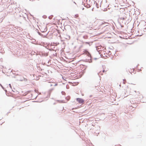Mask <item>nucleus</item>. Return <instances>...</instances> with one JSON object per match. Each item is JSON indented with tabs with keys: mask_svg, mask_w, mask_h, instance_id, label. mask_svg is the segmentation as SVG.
<instances>
[{
	"mask_svg": "<svg viewBox=\"0 0 146 146\" xmlns=\"http://www.w3.org/2000/svg\"><path fill=\"white\" fill-rule=\"evenodd\" d=\"M126 80L125 79H124L123 80V84H125V83L126 82Z\"/></svg>",
	"mask_w": 146,
	"mask_h": 146,
	"instance_id": "nucleus-14",
	"label": "nucleus"
},
{
	"mask_svg": "<svg viewBox=\"0 0 146 146\" xmlns=\"http://www.w3.org/2000/svg\"><path fill=\"white\" fill-rule=\"evenodd\" d=\"M70 97H68V98H67V97L66 98V99L67 100H69Z\"/></svg>",
	"mask_w": 146,
	"mask_h": 146,
	"instance_id": "nucleus-20",
	"label": "nucleus"
},
{
	"mask_svg": "<svg viewBox=\"0 0 146 146\" xmlns=\"http://www.w3.org/2000/svg\"><path fill=\"white\" fill-rule=\"evenodd\" d=\"M4 122H3V123H2L1 124V125H2V124H3V123Z\"/></svg>",
	"mask_w": 146,
	"mask_h": 146,
	"instance_id": "nucleus-46",
	"label": "nucleus"
},
{
	"mask_svg": "<svg viewBox=\"0 0 146 146\" xmlns=\"http://www.w3.org/2000/svg\"><path fill=\"white\" fill-rule=\"evenodd\" d=\"M53 86L52 84H50V86Z\"/></svg>",
	"mask_w": 146,
	"mask_h": 146,
	"instance_id": "nucleus-39",
	"label": "nucleus"
},
{
	"mask_svg": "<svg viewBox=\"0 0 146 146\" xmlns=\"http://www.w3.org/2000/svg\"><path fill=\"white\" fill-rule=\"evenodd\" d=\"M37 96H36V97L35 98H36L37 97Z\"/></svg>",
	"mask_w": 146,
	"mask_h": 146,
	"instance_id": "nucleus-49",
	"label": "nucleus"
},
{
	"mask_svg": "<svg viewBox=\"0 0 146 146\" xmlns=\"http://www.w3.org/2000/svg\"><path fill=\"white\" fill-rule=\"evenodd\" d=\"M141 35H137V36H141Z\"/></svg>",
	"mask_w": 146,
	"mask_h": 146,
	"instance_id": "nucleus-34",
	"label": "nucleus"
},
{
	"mask_svg": "<svg viewBox=\"0 0 146 146\" xmlns=\"http://www.w3.org/2000/svg\"><path fill=\"white\" fill-rule=\"evenodd\" d=\"M8 113H7V115H8Z\"/></svg>",
	"mask_w": 146,
	"mask_h": 146,
	"instance_id": "nucleus-43",
	"label": "nucleus"
},
{
	"mask_svg": "<svg viewBox=\"0 0 146 146\" xmlns=\"http://www.w3.org/2000/svg\"><path fill=\"white\" fill-rule=\"evenodd\" d=\"M94 1V4L96 3V6L97 5H99L98 4H97V3L96 2V1Z\"/></svg>",
	"mask_w": 146,
	"mask_h": 146,
	"instance_id": "nucleus-17",
	"label": "nucleus"
},
{
	"mask_svg": "<svg viewBox=\"0 0 146 146\" xmlns=\"http://www.w3.org/2000/svg\"><path fill=\"white\" fill-rule=\"evenodd\" d=\"M77 108H72V110H73L75 109H77Z\"/></svg>",
	"mask_w": 146,
	"mask_h": 146,
	"instance_id": "nucleus-28",
	"label": "nucleus"
},
{
	"mask_svg": "<svg viewBox=\"0 0 146 146\" xmlns=\"http://www.w3.org/2000/svg\"><path fill=\"white\" fill-rule=\"evenodd\" d=\"M16 74L14 75L15 76H13V77L14 78H17V76L16 75Z\"/></svg>",
	"mask_w": 146,
	"mask_h": 146,
	"instance_id": "nucleus-21",
	"label": "nucleus"
},
{
	"mask_svg": "<svg viewBox=\"0 0 146 146\" xmlns=\"http://www.w3.org/2000/svg\"><path fill=\"white\" fill-rule=\"evenodd\" d=\"M12 9L13 11L16 13H17L20 12L19 7H18L17 8V7H15V8L13 7V9Z\"/></svg>",
	"mask_w": 146,
	"mask_h": 146,
	"instance_id": "nucleus-3",
	"label": "nucleus"
},
{
	"mask_svg": "<svg viewBox=\"0 0 146 146\" xmlns=\"http://www.w3.org/2000/svg\"><path fill=\"white\" fill-rule=\"evenodd\" d=\"M53 15H51L48 17V18L50 19H51L52 18V17H53Z\"/></svg>",
	"mask_w": 146,
	"mask_h": 146,
	"instance_id": "nucleus-16",
	"label": "nucleus"
},
{
	"mask_svg": "<svg viewBox=\"0 0 146 146\" xmlns=\"http://www.w3.org/2000/svg\"><path fill=\"white\" fill-rule=\"evenodd\" d=\"M94 8H93L92 9V11H94Z\"/></svg>",
	"mask_w": 146,
	"mask_h": 146,
	"instance_id": "nucleus-36",
	"label": "nucleus"
},
{
	"mask_svg": "<svg viewBox=\"0 0 146 146\" xmlns=\"http://www.w3.org/2000/svg\"><path fill=\"white\" fill-rule=\"evenodd\" d=\"M102 67H103V69H104V66H102Z\"/></svg>",
	"mask_w": 146,
	"mask_h": 146,
	"instance_id": "nucleus-47",
	"label": "nucleus"
},
{
	"mask_svg": "<svg viewBox=\"0 0 146 146\" xmlns=\"http://www.w3.org/2000/svg\"><path fill=\"white\" fill-rule=\"evenodd\" d=\"M66 38L68 40L70 39V36L67 35L66 36Z\"/></svg>",
	"mask_w": 146,
	"mask_h": 146,
	"instance_id": "nucleus-13",
	"label": "nucleus"
},
{
	"mask_svg": "<svg viewBox=\"0 0 146 146\" xmlns=\"http://www.w3.org/2000/svg\"><path fill=\"white\" fill-rule=\"evenodd\" d=\"M13 92H14V91H13V90H12Z\"/></svg>",
	"mask_w": 146,
	"mask_h": 146,
	"instance_id": "nucleus-52",
	"label": "nucleus"
},
{
	"mask_svg": "<svg viewBox=\"0 0 146 146\" xmlns=\"http://www.w3.org/2000/svg\"><path fill=\"white\" fill-rule=\"evenodd\" d=\"M84 8H83L82 9V10H84Z\"/></svg>",
	"mask_w": 146,
	"mask_h": 146,
	"instance_id": "nucleus-40",
	"label": "nucleus"
},
{
	"mask_svg": "<svg viewBox=\"0 0 146 146\" xmlns=\"http://www.w3.org/2000/svg\"><path fill=\"white\" fill-rule=\"evenodd\" d=\"M75 16L76 17H78V15H75Z\"/></svg>",
	"mask_w": 146,
	"mask_h": 146,
	"instance_id": "nucleus-33",
	"label": "nucleus"
},
{
	"mask_svg": "<svg viewBox=\"0 0 146 146\" xmlns=\"http://www.w3.org/2000/svg\"><path fill=\"white\" fill-rule=\"evenodd\" d=\"M53 55H54V56H55V55L54 54H53Z\"/></svg>",
	"mask_w": 146,
	"mask_h": 146,
	"instance_id": "nucleus-48",
	"label": "nucleus"
},
{
	"mask_svg": "<svg viewBox=\"0 0 146 146\" xmlns=\"http://www.w3.org/2000/svg\"><path fill=\"white\" fill-rule=\"evenodd\" d=\"M131 106L132 107H133V108H134V106H132L131 105Z\"/></svg>",
	"mask_w": 146,
	"mask_h": 146,
	"instance_id": "nucleus-42",
	"label": "nucleus"
},
{
	"mask_svg": "<svg viewBox=\"0 0 146 146\" xmlns=\"http://www.w3.org/2000/svg\"><path fill=\"white\" fill-rule=\"evenodd\" d=\"M45 48H46L47 49H48L49 50H50V49H48V48L47 47H46V46H45Z\"/></svg>",
	"mask_w": 146,
	"mask_h": 146,
	"instance_id": "nucleus-32",
	"label": "nucleus"
},
{
	"mask_svg": "<svg viewBox=\"0 0 146 146\" xmlns=\"http://www.w3.org/2000/svg\"><path fill=\"white\" fill-rule=\"evenodd\" d=\"M88 36L86 35H84L83 36V38L84 39H86L88 38Z\"/></svg>",
	"mask_w": 146,
	"mask_h": 146,
	"instance_id": "nucleus-11",
	"label": "nucleus"
},
{
	"mask_svg": "<svg viewBox=\"0 0 146 146\" xmlns=\"http://www.w3.org/2000/svg\"><path fill=\"white\" fill-rule=\"evenodd\" d=\"M106 71H105V70H103V71H102V72H105Z\"/></svg>",
	"mask_w": 146,
	"mask_h": 146,
	"instance_id": "nucleus-29",
	"label": "nucleus"
},
{
	"mask_svg": "<svg viewBox=\"0 0 146 146\" xmlns=\"http://www.w3.org/2000/svg\"><path fill=\"white\" fill-rule=\"evenodd\" d=\"M16 76H17V78H17V80L18 81H22V80L21 79V76L19 74H17L16 75Z\"/></svg>",
	"mask_w": 146,
	"mask_h": 146,
	"instance_id": "nucleus-5",
	"label": "nucleus"
},
{
	"mask_svg": "<svg viewBox=\"0 0 146 146\" xmlns=\"http://www.w3.org/2000/svg\"><path fill=\"white\" fill-rule=\"evenodd\" d=\"M18 16L19 17H21V15H18Z\"/></svg>",
	"mask_w": 146,
	"mask_h": 146,
	"instance_id": "nucleus-35",
	"label": "nucleus"
},
{
	"mask_svg": "<svg viewBox=\"0 0 146 146\" xmlns=\"http://www.w3.org/2000/svg\"><path fill=\"white\" fill-rule=\"evenodd\" d=\"M57 101H58V102H59V101H60V100H57ZM60 101V102L61 103H64V102H63V100H61V101Z\"/></svg>",
	"mask_w": 146,
	"mask_h": 146,
	"instance_id": "nucleus-18",
	"label": "nucleus"
},
{
	"mask_svg": "<svg viewBox=\"0 0 146 146\" xmlns=\"http://www.w3.org/2000/svg\"><path fill=\"white\" fill-rule=\"evenodd\" d=\"M76 101L79 103L81 104L84 103V100L80 98H77L76 99Z\"/></svg>",
	"mask_w": 146,
	"mask_h": 146,
	"instance_id": "nucleus-2",
	"label": "nucleus"
},
{
	"mask_svg": "<svg viewBox=\"0 0 146 146\" xmlns=\"http://www.w3.org/2000/svg\"><path fill=\"white\" fill-rule=\"evenodd\" d=\"M9 86L10 87L11 89H12L11 86V84H9Z\"/></svg>",
	"mask_w": 146,
	"mask_h": 146,
	"instance_id": "nucleus-25",
	"label": "nucleus"
},
{
	"mask_svg": "<svg viewBox=\"0 0 146 146\" xmlns=\"http://www.w3.org/2000/svg\"><path fill=\"white\" fill-rule=\"evenodd\" d=\"M115 146H117L116 145H115Z\"/></svg>",
	"mask_w": 146,
	"mask_h": 146,
	"instance_id": "nucleus-54",
	"label": "nucleus"
},
{
	"mask_svg": "<svg viewBox=\"0 0 146 146\" xmlns=\"http://www.w3.org/2000/svg\"><path fill=\"white\" fill-rule=\"evenodd\" d=\"M40 29L41 32V31H43V30L42 29Z\"/></svg>",
	"mask_w": 146,
	"mask_h": 146,
	"instance_id": "nucleus-31",
	"label": "nucleus"
},
{
	"mask_svg": "<svg viewBox=\"0 0 146 146\" xmlns=\"http://www.w3.org/2000/svg\"><path fill=\"white\" fill-rule=\"evenodd\" d=\"M138 65H139V64H138L136 66V67H137Z\"/></svg>",
	"mask_w": 146,
	"mask_h": 146,
	"instance_id": "nucleus-41",
	"label": "nucleus"
},
{
	"mask_svg": "<svg viewBox=\"0 0 146 146\" xmlns=\"http://www.w3.org/2000/svg\"><path fill=\"white\" fill-rule=\"evenodd\" d=\"M53 90V88H52L50 89L49 91L48 92V95L47 97H46V98H49L50 96L51 93V92Z\"/></svg>",
	"mask_w": 146,
	"mask_h": 146,
	"instance_id": "nucleus-6",
	"label": "nucleus"
},
{
	"mask_svg": "<svg viewBox=\"0 0 146 146\" xmlns=\"http://www.w3.org/2000/svg\"><path fill=\"white\" fill-rule=\"evenodd\" d=\"M92 96H93V95H90V96L89 97L90 98H91V97H92Z\"/></svg>",
	"mask_w": 146,
	"mask_h": 146,
	"instance_id": "nucleus-30",
	"label": "nucleus"
},
{
	"mask_svg": "<svg viewBox=\"0 0 146 146\" xmlns=\"http://www.w3.org/2000/svg\"><path fill=\"white\" fill-rule=\"evenodd\" d=\"M56 104V102H54V103L53 105H55Z\"/></svg>",
	"mask_w": 146,
	"mask_h": 146,
	"instance_id": "nucleus-37",
	"label": "nucleus"
},
{
	"mask_svg": "<svg viewBox=\"0 0 146 146\" xmlns=\"http://www.w3.org/2000/svg\"><path fill=\"white\" fill-rule=\"evenodd\" d=\"M47 27H46L44 29L43 31H41V32L42 33H44V32L46 31H47Z\"/></svg>",
	"mask_w": 146,
	"mask_h": 146,
	"instance_id": "nucleus-9",
	"label": "nucleus"
},
{
	"mask_svg": "<svg viewBox=\"0 0 146 146\" xmlns=\"http://www.w3.org/2000/svg\"><path fill=\"white\" fill-rule=\"evenodd\" d=\"M18 71H19L18 70L16 71V72H18ZM15 72H16V71L15 70H12L11 71V72H12L13 74L14 75H15V74H16V73H15Z\"/></svg>",
	"mask_w": 146,
	"mask_h": 146,
	"instance_id": "nucleus-10",
	"label": "nucleus"
},
{
	"mask_svg": "<svg viewBox=\"0 0 146 146\" xmlns=\"http://www.w3.org/2000/svg\"><path fill=\"white\" fill-rule=\"evenodd\" d=\"M119 86L120 87H121V84L119 85Z\"/></svg>",
	"mask_w": 146,
	"mask_h": 146,
	"instance_id": "nucleus-44",
	"label": "nucleus"
},
{
	"mask_svg": "<svg viewBox=\"0 0 146 146\" xmlns=\"http://www.w3.org/2000/svg\"><path fill=\"white\" fill-rule=\"evenodd\" d=\"M61 94L63 95H64L65 94V93L64 91H62L61 92Z\"/></svg>",
	"mask_w": 146,
	"mask_h": 146,
	"instance_id": "nucleus-15",
	"label": "nucleus"
},
{
	"mask_svg": "<svg viewBox=\"0 0 146 146\" xmlns=\"http://www.w3.org/2000/svg\"><path fill=\"white\" fill-rule=\"evenodd\" d=\"M102 26H103V27H106V26H107V25H104V24H102Z\"/></svg>",
	"mask_w": 146,
	"mask_h": 146,
	"instance_id": "nucleus-23",
	"label": "nucleus"
},
{
	"mask_svg": "<svg viewBox=\"0 0 146 146\" xmlns=\"http://www.w3.org/2000/svg\"><path fill=\"white\" fill-rule=\"evenodd\" d=\"M37 33H38V34L40 35V36H42L43 37L45 38L46 37L47 35L48 34V33H47L46 35H42V33H41L40 32H39L38 31L37 32Z\"/></svg>",
	"mask_w": 146,
	"mask_h": 146,
	"instance_id": "nucleus-7",
	"label": "nucleus"
},
{
	"mask_svg": "<svg viewBox=\"0 0 146 146\" xmlns=\"http://www.w3.org/2000/svg\"><path fill=\"white\" fill-rule=\"evenodd\" d=\"M107 10V9L106 8H105L104 9V10H103V11H106Z\"/></svg>",
	"mask_w": 146,
	"mask_h": 146,
	"instance_id": "nucleus-22",
	"label": "nucleus"
},
{
	"mask_svg": "<svg viewBox=\"0 0 146 146\" xmlns=\"http://www.w3.org/2000/svg\"><path fill=\"white\" fill-rule=\"evenodd\" d=\"M97 59H98V58H94V59L95 60H97Z\"/></svg>",
	"mask_w": 146,
	"mask_h": 146,
	"instance_id": "nucleus-27",
	"label": "nucleus"
},
{
	"mask_svg": "<svg viewBox=\"0 0 146 146\" xmlns=\"http://www.w3.org/2000/svg\"><path fill=\"white\" fill-rule=\"evenodd\" d=\"M92 42H85L82 41V43L83 44H85L86 45L88 44L89 45V46H90L92 44Z\"/></svg>",
	"mask_w": 146,
	"mask_h": 146,
	"instance_id": "nucleus-4",
	"label": "nucleus"
},
{
	"mask_svg": "<svg viewBox=\"0 0 146 146\" xmlns=\"http://www.w3.org/2000/svg\"><path fill=\"white\" fill-rule=\"evenodd\" d=\"M34 102H36V101H34Z\"/></svg>",
	"mask_w": 146,
	"mask_h": 146,
	"instance_id": "nucleus-50",
	"label": "nucleus"
},
{
	"mask_svg": "<svg viewBox=\"0 0 146 146\" xmlns=\"http://www.w3.org/2000/svg\"><path fill=\"white\" fill-rule=\"evenodd\" d=\"M119 146H121V145H119Z\"/></svg>",
	"mask_w": 146,
	"mask_h": 146,
	"instance_id": "nucleus-53",
	"label": "nucleus"
},
{
	"mask_svg": "<svg viewBox=\"0 0 146 146\" xmlns=\"http://www.w3.org/2000/svg\"><path fill=\"white\" fill-rule=\"evenodd\" d=\"M96 6V7L97 8H98L99 7V6H98V5H97Z\"/></svg>",
	"mask_w": 146,
	"mask_h": 146,
	"instance_id": "nucleus-38",
	"label": "nucleus"
},
{
	"mask_svg": "<svg viewBox=\"0 0 146 146\" xmlns=\"http://www.w3.org/2000/svg\"><path fill=\"white\" fill-rule=\"evenodd\" d=\"M5 92V93H6V92H7V90L5 89V88H4V89H3Z\"/></svg>",
	"mask_w": 146,
	"mask_h": 146,
	"instance_id": "nucleus-24",
	"label": "nucleus"
},
{
	"mask_svg": "<svg viewBox=\"0 0 146 146\" xmlns=\"http://www.w3.org/2000/svg\"><path fill=\"white\" fill-rule=\"evenodd\" d=\"M84 53L88 56V58L86 59L85 61L91 63L92 62V58L91 54L86 49L84 51Z\"/></svg>",
	"mask_w": 146,
	"mask_h": 146,
	"instance_id": "nucleus-1",
	"label": "nucleus"
},
{
	"mask_svg": "<svg viewBox=\"0 0 146 146\" xmlns=\"http://www.w3.org/2000/svg\"><path fill=\"white\" fill-rule=\"evenodd\" d=\"M122 19H124V18H122Z\"/></svg>",
	"mask_w": 146,
	"mask_h": 146,
	"instance_id": "nucleus-45",
	"label": "nucleus"
},
{
	"mask_svg": "<svg viewBox=\"0 0 146 146\" xmlns=\"http://www.w3.org/2000/svg\"><path fill=\"white\" fill-rule=\"evenodd\" d=\"M66 88L68 89V88L66 86Z\"/></svg>",
	"mask_w": 146,
	"mask_h": 146,
	"instance_id": "nucleus-51",
	"label": "nucleus"
},
{
	"mask_svg": "<svg viewBox=\"0 0 146 146\" xmlns=\"http://www.w3.org/2000/svg\"><path fill=\"white\" fill-rule=\"evenodd\" d=\"M0 86L3 89H4V88L2 86L1 84H0Z\"/></svg>",
	"mask_w": 146,
	"mask_h": 146,
	"instance_id": "nucleus-19",
	"label": "nucleus"
},
{
	"mask_svg": "<svg viewBox=\"0 0 146 146\" xmlns=\"http://www.w3.org/2000/svg\"><path fill=\"white\" fill-rule=\"evenodd\" d=\"M4 9V7L3 5L0 4V12L2 11Z\"/></svg>",
	"mask_w": 146,
	"mask_h": 146,
	"instance_id": "nucleus-8",
	"label": "nucleus"
},
{
	"mask_svg": "<svg viewBox=\"0 0 146 146\" xmlns=\"http://www.w3.org/2000/svg\"><path fill=\"white\" fill-rule=\"evenodd\" d=\"M58 85V84L57 83H56V84H55L54 85V86H57Z\"/></svg>",
	"mask_w": 146,
	"mask_h": 146,
	"instance_id": "nucleus-26",
	"label": "nucleus"
},
{
	"mask_svg": "<svg viewBox=\"0 0 146 146\" xmlns=\"http://www.w3.org/2000/svg\"><path fill=\"white\" fill-rule=\"evenodd\" d=\"M84 6L85 7H86L87 8H90V5H88V4H87V5H84Z\"/></svg>",
	"mask_w": 146,
	"mask_h": 146,
	"instance_id": "nucleus-12",
	"label": "nucleus"
}]
</instances>
